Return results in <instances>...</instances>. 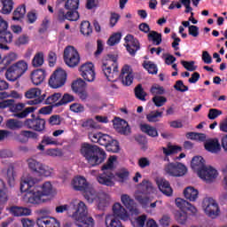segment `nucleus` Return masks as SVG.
Wrapping results in <instances>:
<instances>
[{
    "instance_id": "nucleus-1",
    "label": "nucleus",
    "mask_w": 227,
    "mask_h": 227,
    "mask_svg": "<svg viewBox=\"0 0 227 227\" xmlns=\"http://www.w3.org/2000/svg\"><path fill=\"white\" fill-rule=\"evenodd\" d=\"M101 68L109 82L121 80L124 86H130L133 82L134 77L128 65L124 66L121 74H119L117 57L114 55L109 54L108 59L103 62Z\"/></svg>"
},
{
    "instance_id": "nucleus-2",
    "label": "nucleus",
    "mask_w": 227,
    "mask_h": 227,
    "mask_svg": "<svg viewBox=\"0 0 227 227\" xmlns=\"http://www.w3.org/2000/svg\"><path fill=\"white\" fill-rule=\"evenodd\" d=\"M72 185L74 191H80V192H82V195L88 203H93L94 201H97V203H98L99 208L106 207V205H103L106 200H102L100 199L99 193L91 184L87 182L85 177L81 176L74 177L73 179Z\"/></svg>"
},
{
    "instance_id": "nucleus-3",
    "label": "nucleus",
    "mask_w": 227,
    "mask_h": 227,
    "mask_svg": "<svg viewBox=\"0 0 227 227\" xmlns=\"http://www.w3.org/2000/svg\"><path fill=\"white\" fill-rule=\"evenodd\" d=\"M191 168L197 171L199 178L206 182V184H211L218 176V172L213 167L206 166V160L201 156H194L191 161Z\"/></svg>"
},
{
    "instance_id": "nucleus-4",
    "label": "nucleus",
    "mask_w": 227,
    "mask_h": 227,
    "mask_svg": "<svg viewBox=\"0 0 227 227\" xmlns=\"http://www.w3.org/2000/svg\"><path fill=\"white\" fill-rule=\"evenodd\" d=\"M81 153L91 168L99 166L106 159V152L96 145L82 143Z\"/></svg>"
},
{
    "instance_id": "nucleus-5",
    "label": "nucleus",
    "mask_w": 227,
    "mask_h": 227,
    "mask_svg": "<svg viewBox=\"0 0 227 227\" xmlns=\"http://www.w3.org/2000/svg\"><path fill=\"white\" fill-rule=\"evenodd\" d=\"M71 210H75L73 213V217L75 219V225L77 227H94V219L88 217V208L83 201L75 206L74 204L70 205Z\"/></svg>"
},
{
    "instance_id": "nucleus-6",
    "label": "nucleus",
    "mask_w": 227,
    "mask_h": 227,
    "mask_svg": "<svg viewBox=\"0 0 227 227\" xmlns=\"http://www.w3.org/2000/svg\"><path fill=\"white\" fill-rule=\"evenodd\" d=\"M117 160L116 156H110L107 162L102 166L103 173L98 176L97 180L101 185H106V187H114V179L115 176L114 174V162Z\"/></svg>"
},
{
    "instance_id": "nucleus-7",
    "label": "nucleus",
    "mask_w": 227,
    "mask_h": 227,
    "mask_svg": "<svg viewBox=\"0 0 227 227\" xmlns=\"http://www.w3.org/2000/svg\"><path fill=\"white\" fill-rule=\"evenodd\" d=\"M27 68V64L24 60H20L7 69L5 76L9 81L15 82L26 73Z\"/></svg>"
},
{
    "instance_id": "nucleus-8",
    "label": "nucleus",
    "mask_w": 227,
    "mask_h": 227,
    "mask_svg": "<svg viewBox=\"0 0 227 227\" xmlns=\"http://www.w3.org/2000/svg\"><path fill=\"white\" fill-rule=\"evenodd\" d=\"M24 127L43 134L46 129V121L32 114L31 118L24 121Z\"/></svg>"
},
{
    "instance_id": "nucleus-9",
    "label": "nucleus",
    "mask_w": 227,
    "mask_h": 227,
    "mask_svg": "<svg viewBox=\"0 0 227 227\" xmlns=\"http://www.w3.org/2000/svg\"><path fill=\"white\" fill-rule=\"evenodd\" d=\"M28 169L38 176H51L53 169L37 161L35 159L27 160Z\"/></svg>"
},
{
    "instance_id": "nucleus-10",
    "label": "nucleus",
    "mask_w": 227,
    "mask_h": 227,
    "mask_svg": "<svg viewBox=\"0 0 227 227\" xmlns=\"http://www.w3.org/2000/svg\"><path fill=\"white\" fill-rule=\"evenodd\" d=\"M64 61L71 68L80 64L81 57L78 51L74 46H67L64 51Z\"/></svg>"
},
{
    "instance_id": "nucleus-11",
    "label": "nucleus",
    "mask_w": 227,
    "mask_h": 227,
    "mask_svg": "<svg viewBox=\"0 0 227 227\" xmlns=\"http://www.w3.org/2000/svg\"><path fill=\"white\" fill-rule=\"evenodd\" d=\"M67 74L65 70L59 68L53 72L49 79V86L52 89H59L65 85Z\"/></svg>"
},
{
    "instance_id": "nucleus-12",
    "label": "nucleus",
    "mask_w": 227,
    "mask_h": 227,
    "mask_svg": "<svg viewBox=\"0 0 227 227\" xmlns=\"http://www.w3.org/2000/svg\"><path fill=\"white\" fill-rule=\"evenodd\" d=\"M202 208L211 219H215L216 216L220 214V208L217 202L212 198H205L202 201Z\"/></svg>"
},
{
    "instance_id": "nucleus-13",
    "label": "nucleus",
    "mask_w": 227,
    "mask_h": 227,
    "mask_svg": "<svg viewBox=\"0 0 227 227\" xmlns=\"http://www.w3.org/2000/svg\"><path fill=\"white\" fill-rule=\"evenodd\" d=\"M165 173L169 176H176V178L184 176L187 173V168L180 162L168 163L165 165Z\"/></svg>"
},
{
    "instance_id": "nucleus-14",
    "label": "nucleus",
    "mask_w": 227,
    "mask_h": 227,
    "mask_svg": "<svg viewBox=\"0 0 227 227\" xmlns=\"http://www.w3.org/2000/svg\"><path fill=\"white\" fill-rule=\"evenodd\" d=\"M25 104L19 103L15 104V102L11 105V111L13 112V116L18 119H23L26 118L29 114L35 112L36 108L35 106H29L25 108ZM24 109V110H23Z\"/></svg>"
},
{
    "instance_id": "nucleus-15",
    "label": "nucleus",
    "mask_w": 227,
    "mask_h": 227,
    "mask_svg": "<svg viewBox=\"0 0 227 227\" xmlns=\"http://www.w3.org/2000/svg\"><path fill=\"white\" fill-rule=\"evenodd\" d=\"M124 47H126V51L129 52V55L135 56L137 51L141 49L139 41L135 38L132 35H128L124 37Z\"/></svg>"
},
{
    "instance_id": "nucleus-16",
    "label": "nucleus",
    "mask_w": 227,
    "mask_h": 227,
    "mask_svg": "<svg viewBox=\"0 0 227 227\" xmlns=\"http://www.w3.org/2000/svg\"><path fill=\"white\" fill-rule=\"evenodd\" d=\"M13 35L8 31V23L0 16V42L3 43H12Z\"/></svg>"
},
{
    "instance_id": "nucleus-17",
    "label": "nucleus",
    "mask_w": 227,
    "mask_h": 227,
    "mask_svg": "<svg viewBox=\"0 0 227 227\" xmlns=\"http://www.w3.org/2000/svg\"><path fill=\"white\" fill-rule=\"evenodd\" d=\"M80 72L82 73V76L86 80L87 82H93L96 78V73L94 69V65L92 63H86L83 64L80 67Z\"/></svg>"
},
{
    "instance_id": "nucleus-18",
    "label": "nucleus",
    "mask_w": 227,
    "mask_h": 227,
    "mask_svg": "<svg viewBox=\"0 0 227 227\" xmlns=\"http://www.w3.org/2000/svg\"><path fill=\"white\" fill-rule=\"evenodd\" d=\"M39 186H35L34 190H30L27 192V197L28 199V203L32 205H41V203H44L43 196L39 190Z\"/></svg>"
},
{
    "instance_id": "nucleus-19",
    "label": "nucleus",
    "mask_w": 227,
    "mask_h": 227,
    "mask_svg": "<svg viewBox=\"0 0 227 227\" xmlns=\"http://www.w3.org/2000/svg\"><path fill=\"white\" fill-rule=\"evenodd\" d=\"M113 212H114V219H121L124 222L129 221V215L123 206L121 205V203H115L113 207Z\"/></svg>"
},
{
    "instance_id": "nucleus-20",
    "label": "nucleus",
    "mask_w": 227,
    "mask_h": 227,
    "mask_svg": "<svg viewBox=\"0 0 227 227\" xmlns=\"http://www.w3.org/2000/svg\"><path fill=\"white\" fill-rule=\"evenodd\" d=\"M38 227H60V223L54 217L40 216L37 218Z\"/></svg>"
},
{
    "instance_id": "nucleus-21",
    "label": "nucleus",
    "mask_w": 227,
    "mask_h": 227,
    "mask_svg": "<svg viewBox=\"0 0 227 227\" xmlns=\"http://www.w3.org/2000/svg\"><path fill=\"white\" fill-rule=\"evenodd\" d=\"M204 148L211 153H218L222 149L218 138L207 139L204 143Z\"/></svg>"
},
{
    "instance_id": "nucleus-22",
    "label": "nucleus",
    "mask_w": 227,
    "mask_h": 227,
    "mask_svg": "<svg viewBox=\"0 0 227 227\" xmlns=\"http://www.w3.org/2000/svg\"><path fill=\"white\" fill-rule=\"evenodd\" d=\"M38 180L35 177H27L25 180H22L20 183V191L21 192H29L30 191H34L35 187H39L36 185Z\"/></svg>"
},
{
    "instance_id": "nucleus-23",
    "label": "nucleus",
    "mask_w": 227,
    "mask_h": 227,
    "mask_svg": "<svg viewBox=\"0 0 227 227\" xmlns=\"http://www.w3.org/2000/svg\"><path fill=\"white\" fill-rule=\"evenodd\" d=\"M156 184H158V189H160L165 196H172L173 189L168 180L160 178L156 181Z\"/></svg>"
},
{
    "instance_id": "nucleus-24",
    "label": "nucleus",
    "mask_w": 227,
    "mask_h": 227,
    "mask_svg": "<svg viewBox=\"0 0 227 227\" xmlns=\"http://www.w3.org/2000/svg\"><path fill=\"white\" fill-rule=\"evenodd\" d=\"M176 207L181 209V211L189 210L190 212H192V214H197V208L194 206H192L190 202H188L184 199H181V198L176 199Z\"/></svg>"
},
{
    "instance_id": "nucleus-25",
    "label": "nucleus",
    "mask_w": 227,
    "mask_h": 227,
    "mask_svg": "<svg viewBox=\"0 0 227 227\" xmlns=\"http://www.w3.org/2000/svg\"><path fill=\"white\" fill-rule=\"evenodd\" d=\"M114 128L119 133L122 135H129L130 133V127L129 123L123 119L116 118Z\"/></svg>"
},
{
    "instance_id": "nucleus-26",
    "label": "nucleus",
    "mask_w": 227,
    "mask_h": 227,
    "mask_svg": "<svg viewBox=\"0 0 227 227\" xmlns=\"http://www.w3.org/2000/svg\"><path fill=\"white\" fill-rule=\"evenodd\" d=\"M46 71L44 69H36L31 74V80L35 85H40L46 78Z\"/></svg>"
},
{
    "instance_id": "nucleus-27",
    "label": "nucleus",
    "mask_w": 227,
    "mask_h": 227,
    "mask_svg": "<svg viewBox=\"0 0 227 227\" xmlns=\"http://www.w3.org/2000/svg\"><path fill=\"white\" fill-rule=\"evenodd\" d=\"M80 5L79 0H67L65 4V8L70 12L72 16L74 17L76 15V20H78L80 18L79 12H77Z\"/></svg>"
},
{
    "instance_id": "nucleus-28",
    "label": "nucleus",
    "mask_w": 227,
    "mask_h": 227,
    "mask_svg": "<svg viewBox=\"0 0 227 227\" xmlns=\"http://www.w3.org/2000/svg\"><path fill=\"white\" fill-rule=\"evenodd\" d=\"M10 212L15 215V217H21L22 215H30L31 209L23 207L12 206L10 208Z\"/></svg>"
},
{
    "instance_id": "nucleus-29",
    "label": "nucleus",
    "mask_w": 227,
    "mask_h": 227,
    "mask_svg": "<svg viewBox=\"0 0 227 227\" xmlns=\"http://www.w3.org/2000/svg\"><path fill=\"white\" fill-rule=\"evenodd\" d=\"M184 197L189 201H196L199 196V191L192 186L186 187L183 192Z\"/></svg>"
},
{
    "instance_id": "nucleus-30",
    "label": "nucleus",
    "mask_w": 227,
    "mask_h": 227,
    "mask_svg": "<svg viewBox=\"0 0 227 227\" xmlns=\"http://www.w3.org/2000/svg\"><path fill=\"white\" fill-rule=\"evenodd\" d=\"M163 149V153L165 155V160L169 162L168 156L174 153H177L178 152H182V147L179 145H168V148L167 147H161Z\"/></svg>"
},
{
    "instance_id": "nucleus-31",
    "label": "nucleus",
    "mask_w": 227,
    "mask_h": 227,
    "mask_svg": "<svg viewBox=\"0 0 227 227\" xmlns=\"http://www.w3.org/2000/svg\"><path fill=\"white\" fill-rule=\"evenodd\" d=\"M140 130L151 137H156L159 136L157 129L149 124H141Z\"/></svg>"
},
{
    "instance_id": "nucleus-32",
    "label": "nucleus",
    "mask_w": 227,
    "mask_h": 227,
    "mask_svg": "<svg viewBox=\"0 0 227 227\" xmlns=\"http://www.w3.org/2000/svg\"><path fill=\"white\" fill-rule=\"evenodd\" d=\"M20 136L22 137V138L20 139L21 143L28 142L29 138L37 139L39 137V135L36 132L32 130H22Z\"/></svg>"
},
{
    "instance_id": "nucleus-33",
    "label": "nucleus",
    "mask_w": 227,
    "mask_h": 227,
    "mask_svg": "<svg viewBox=\"0 0 227 227\" xmlns=\"http://www.w3.org/2000/svg\"><path fill=\"white\" fill-rule=\"evenodd\" d=\"M58 17H59V20L60 22H63V21H65L66 20H70V21H76V20H78L76 19V18H77L76 14H74V15H72L69 12H67V13H65V12H64L63 9H60V10H59Z\"/></svg>"
},
{
    "instance_id": "nucleus-34",
    "label": "nucleus",
    "mask_w": 227,
    "mask_h": 227,
    "mask_svg": "<svg viewBox=\"0 0 227 227\" xmlns=\"http://www.w3.org/2000/svg\"><path fill=\"white\" fill-rule=\"evenodd\" d=\"M147 39L153 41V43L160 45L162 43V35L156 31H151L149 35H147Z\"/></svg>"
},
{
    "instance_id": "nucleus-35",
    "label": "nucleus",
    "mask_w": 227,
    "mask_h": 227,
    "mask_svg": "<svg viewBox=\"0 0 227 227\" xmlns=\"http://www.w3.org/2000/svg\"><path fill=\"white\" fill-rule=\"evenodd\" d=\"M121 201L123 205L126 206V208L132 212L135 208V201L133 199H131L128 194H124L121 196Z\"/></svg>"
},
{
    "instance_id": "nucleus-36",
    "label": "nucleus",
    "mask_w": 227,
    "mask_h": 227,
    "mask_svg": "<svg viewBox=\"0 0 227 227\" xmlns=\"http://www.w3.org/2000/svg\"><path fill=\"white\" fill-rule=\"evenodd\" d=\"M106 227H123L121 222L117 218H114L113 215H108L106 216Z\"/></svg>"
},
{
    "instance_id": "nucleus-37",
    "label": "nucleus",
    "mask_w": 227,
    "mask_h": 227,
    "mask_svg": "<svg viewBox=\"0 0 227 227\" xmlns=\"http://www.w3.org/2000/svg\"><path fill=\"white\" fill-rule=\"evenodd\" d=\"M23 126H24V122L15 119H9L6 121V127L12 130L21 129Z\"/></svg>"
},
{
    "instance_id": "nucleus-38",
    "label": "nucleus",
    "mask_w": 227,
    "mask_h": 227,
    "mask_svg": "<svg viewBox=\"0 0 227 227\" xmlns=\"http://www.w3.org/2000/svg\"><path fill=\"white\" fill-rule=\"evenodd\" d=\"M135 200H137V201H138V203H140L144 208H146V207H148L152 201L149 197L141 193L135 195Z\"/></svg>"
},
{
    "instance_id": "nucleus-39",
    "label": "nucleus",
    "mask_w": 227,
    "mask_h": 227,
    "mask_svg": "<svg viewBox=\"0 0 227 227\" xmlns=\"http://www.w3.org/2000/svg\"><path fill=\"white\" fill-rule=\"evenodd\" d=\"M147 93L145 91L142 84L137 85L135 87V98H137L139 100L145 101L146 100Z\"/></svg>"
},
{
    "instance_id": "nucleus-40",
    "label": "nucleus",
    "mask_w": 227,
    "mask_h": 227,
    "mask_svg": "<svg viewBox=\"0 0 227 227\" xmlns=\"http://www.w3.org/2000/svg\"><path fill=\"white\" fill-rule=\"evenodd\" d=\"M73 101H74V97L71 94L65 93L64 96L62 97V98L59 102H57L55 105H53V106L59 107V106H61L63 105H67L68 103H71Z\"/></svg>"
},
{
    "instance_id": "nucleus-41",
    "label": "nucleus",
    "mask_w": 227,
    "mask_h": 227,
    "mask_svg": "<svg viewBox=\"0 0 227 227\" xmlns=\"http://www.w3.org/2000/svg\"><path fill=\"white\" fill-rule=\"evenodd\" d=\"M140 187H142V194H151L153 191L152 183L146 179H144L142 183H140Z\"/></svg>"
},
{
    "instance_id": "nucleus-42",
    "label": "nucleus",
    "mask_w": 227,
    "mask_h": 227,
    "mask_svg": "<svg viewBox=\"0 0 227 227\" xmlns=\"http://www.w3.org/2000/svg\"><path fill=\"white\" fill-rule=\"evenodd\" d=\"M39 190L43 196H51L52 194V184L51 182H45L42 186H39Z\"/></svg>"
},
{
    "instance_id": "nucleus-43",
    "label": "nucleus",
    "mask_w": 227,
    "mask_h": 227,
    "mask_svg": "<svg viewBox=\"0 0 227 227\" xmlns=\"http://www.w3.org/2000/svg\"><path fill=\"white\" fill-rule=\"evenodd\" d=\"M3 8L1 12L3 14H10L13 9V2L12 0H2Z\"/></svg>"
},
{
    "instance_id": "nucleus-44",
    "label": "nucleus",
    "mask_w": 227,
    "mask_h": 227,
    "mask_svg": "<svg viewBox=\"0 0 227 227\" xmlns=\"http://www.w3.org/2000/svg\"><path fill=\"white\" fill-rule=\"evenodd\" d=\"M146 222V215H142L137 218L131 219V226L133 227H145Z\"/></svg>"
},
{
    "instance_id": "nucleus-45",
    "label": "nucleus",
    "mask_w": 227,
    "mask_h": 227,
    "mask_svg": "<svg viewBox=\"0 0 227 227\" xmlns=\"http://www.w3.org/2000/svg\"><path fill=\"white\" fill-rule=\"evenodd\" d=\"M163 115V112L153 111L149 114L145 115L147 118V121L149 122H157L159 121V118H161Z\"/></svg>"
},
{
    "instance_id": "nucleus-46",
    "label": "nucleus",
    "mask_w": 227,
    "mask_h": 227,
    "mask_svg": "<svg viewBox=\"0 0 227 227\" xmlns=\"http://www.w3.org/2000/svg\"><path fill=\"white\" fill-rule=\"evenodd\" d=\"M44 63V55L43 52H38L35 55L33 60H32V65L35 67H39Z\"/></svg>"
},
{
    "instance_id": "nucleus-47",
    "label": "nucleus",
    "mask_w": 227,
    "mask_h": 227,
    "mask_svg": "<svg viewBox=\"0 0 227 227\" xmlns=\"http://www.w3.org/2000/svg\"><path fill=\"white\" fill-rule=\"evenodd\" d=\"M187 219H188V215L186 211L176 212V221H177V223L184 225L186 223Z\"/></svg>"
},
{
    "instance_id": "nucleus-48",
    "label": "nucleus",
    "mask_w": 227,
    "mask_h": 227,
    "mask_svg": "<svg viewBox=\"0 0 227 227\" xmlns=\"http://www.w3.org/2000/svg\"><path fill=\"white\" fill-rule=\"evenodd\" d=\"M25 14H26V6L25 5L20 6L14 11L12 20H20L25 16Z\"/></svg>"
},
{
    "instance_id": "nucleus-49",
    "label": "nucleus",
    "mask_w": 227,
    "mask_h": 227,
    "mask_svg": "<svg viewBox=\"0 0 227 227\" xmlns=\"http://www.w3.org/2000/svg\"><path fill=\"white\" fill-rule=\"evenodd\" d=\"M85 87H86V83L82 79H78L77 81L74 82L72 84V89L75 93L85 90Z\"/></svg>"
},
{
    "instance_id": "nucleus-50",
    "label": "nucleus",
    "mask_w": 227,
    "mask_h": 227,
    "mask_svg": "<svg viewBox=\"0 0 227 227\" xmlns=\"http://www.w3.org/2000/svg\"><path fill=\"white\" fill-rule=\"evenodd\" d=\"M18 59V55L14 52H11L7 54L2 60L3 64L5 67L10 66L12 62L16 61Z\"/></svg>"
},
{
    "instance_id": "nucleus-51",
    "label": "nucleus",
    "mask_w": 227,
    "mask_h": 227,
    "mask_svg": "<svg viewBox=\"0 0 227 227\" xmlns=\"http://www.w3.org/2000/svg\"><path fill=\"white\" fill-rule=\"evenodd\" d=\"M142 66H144V68H145L149 74H156L158 73L157 66L151 61H144Z\"/></svg>"
},
{
    "instance_id": "nucleus-52",
    "label": "nucleus",
    "mask_w": 227,
    "mask_h": 227,
    "mask_svg": "<svg viewBox=\"0 0 227 227\" xmlns=\"http://www.w3.org/2000/svg\"><path fill=\"white\" fill-rule=\"evenodd\" d=\"M81 33L84 35H90L92 33V27L89 21H82L81 24Z\"/></svg>"
},
{
    "instance_id": "nucleus-53",
    "label": "nucleus",
    "mask_w": 227,
    "mask_h": 227,
    "mask_svg": "<svg viewBox=\"0 0 227 227\" xmlns=\"http://www.w3.org/2000/svg\"><path fill=\"white\" fill-rule=\"evenodd\" d=\"M121 33H115L107 41L108 45L114 46L118 44L121 40Z\"/></svg>"
},
{
    "instance_id": "nucleus-54",
    "label": "nucleus",
    "mask_w": 227,
    "mask_h": 227,
    "mask_svg": "<svg viewBox=\"0 0 227 227\" xmlns=\"http://www.w3.org/2000/svg\"><path fill=\"white\" fill-rule=\"evenodd\" d=\"M40 95H41V90L37 88L30 89L25 93V97L29 99L38 98Z\"/></svg>"
},
{
    "instance_id": "nucleus-55",
    "label": "nucleus",
    "mask_w": 227,
    "mask_h": 227,
    "mask_svg": "<svg viewBox=\"0 0 227 227\" xmlns=\"http://www.w3.org/2000/svg\"><path fill=\"white\" fill-rule=\"evenodd\" d=\"M62 97V94L58 92L54 93L47 98L45 100L46 105H55L56 102Z\"/></svg>"
},
{
    "instance_id": "nucleus-56",
    "label": "nucleus",
    "mask_w": 227,
    "mask_h": 227,
    "mask_svg": "<svg viewBox=\"0 0 227 227\" xmlns=\"http://www.w3.org/2000/svg\"><path fill=\"white\" fill-rule=\"evenodd\" d=\"M107 151L112 153H118L120 151V144L117 140L112 139L111 143L106 146Z\"/></svg>"
},
{
    "instance_id": "nucleus-57",
    "label": "nucleus",
    "mask_w": 227,
    "mask_h": 227,
    "mask_svg": "<svg viewBox=\"0 0 227 227\" xmlns=\"http://www.w3.org/2000/svg\"><path fill=\"white\" fill-rule=\"evenodd\" d=\"M167 98L163 96H154V98H153V103H154V106L158 107L163 106L167 103Z\"/></svg>"
},
{
    "instance_id": "nucleus-58",
    "label": "nucleus",
    "mask_w": 227,
    "mask_h": 227,
    "mask_svg": "<svg viewBox=\"0 0 227 227\" xmlns=\"http://www.w3.org/2000/svg\"><path fill=\"white\" fill-rule=\"evenodd\" d=\"M223 112L216 108H211L208 110L207 118L209 120H215L218 116L222 115Z\"/></svg>"
},
{
    "instance_id": "nucleus-59",
    "label": "nucleus",
    "mask_w": 227,
    "mask_h": 227,
    "mask_svg": "<svg viewBox=\"0 0 227 227\" xmlns=\"http://www.w3.org/2000/svg\"><path fill=\"white\" fill-rule=\"evenodd\" d=\"M111 141H113L112 137L107 134L101 133L99 145L106 147L111 143Z\"/></svg>"
},
{
    "instance_id": "nucleus-60",
    "label": "nucleus",
    "mask_w": 227,
    "mask_h": 227,
    "mask_svg": "<svg viewBox=\"0 0 227 227\" xmlns=\"http://www.w3.org/2000/svg\"><path fill=\"white\" fill-rule=\"evenodd\" d=\"M195 62L194 61H181V65H183V67L190 72H193L197 69V67L194 66Z\"/></svg>"
},
{
    "instance_id": "nucleus-61",
    "label": "nucleus",
    "mask_w": 227,
    "mask_h": 227,
    "mask_svg": "<svg viewBox=\"0 0 227 227\" xmlns=\"http://www.w3.org/2000/svg\"><path fill=\"white\" fill-rule=\"evenodd\" d=\"M174 89H176V90L181 91V92H185V91L189 90V87L185 86L182 80L176 82V84H174Z\"/></svg>"
},
{
    "instance_id": "nucleus-62",
    "label": "nucleus",
    "mask_w": 227,
    "mask_h": 227,
    "mask_svg": "<svg viewBox=\"0 0 227 227\" xmlns=\"http://www.w3.org/2000/svg\"><path fill=\"white\" fill-rule=\"evenodd\" d=\"M165 93V89L162 86L156 85L151 87V94L157 96V95H163Z\"/></svg>"
},
{
    "instance_id": "nucleus-63",
    "label": "nucleus",
    "mask_w": 227,
    "mask_h": 227,
    "mask_svg": "<svg viewBox=\"0 0 227 227\" xmlns=\"http://www.w3.org/2000/svg\"><path fill=\"white\" fill-rule=\"evenodd\" d=\"M29 42V37L27 35H20L18 40L15 42V44L17 46H21V45H25L27 44Z\"/></svg>"
},
{
    "instance_id": "nucleus-64",
    "label": "nucleus",
    "mask_w": 227,
    "mask_h": 227,
    "mask_svg": "<svg viewBox=\"0 0 227 227\" xmlns=\"http://www.w3.org/2000/svg\"><path fill=\"white\" fill-rule=\"evenodd\" d=\"M70 110L74 113H83L85 108L82 104L74 103L70 106Z\"/></svg>"
}]
</instances>
